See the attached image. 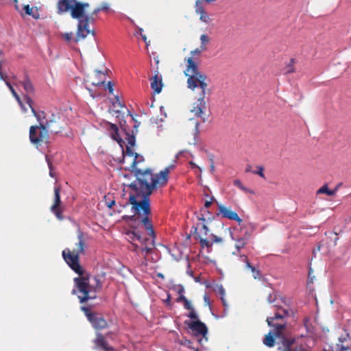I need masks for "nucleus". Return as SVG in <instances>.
Masks as SVG:
<instances>
[{"mask_svg":"<svg viewBox=\"0 0 351 351\" xmlns=\"http://www.w3.org/2000/svg\"><path fill=\"white\" fill-rule=\"evenodd\" d=\"M134 176L136 180L128 185L132 190L130 196H134L135 200L141 198V200L138 201L137 205L139 208L144 209L146 213H148L149 207H151L149 196L157 184L160 186L167 184L169 180L168 169H165L154 176L150 169L145 170L136 169L134 171Z\"/></svg>","mask_w":351,"mask_h":351,"instance_id":"f257e3e1","label":"nucleus"},{"mask_svg":"<svg viewBox=\"0 0 351 351\" xmlns=\"http://www.w3.org/2000/svg\"><path fill=\"white\" fill-rule=\"evenodd\" d=\"M129 203L132 204V210L134 213L133 215H124L123 219L125 221H132L134 219L135 215H138L139 222L147 231L149 237H146L138 228L136 230V242L138 241L141 245L138 250H141L142 254L145 256L152 252L155 247L156 234L154 230L152 221L150 218L152 215L151 207L149 210L146 213L145 210L139 208L137 205L138 200H135L134 196L129 197Z\"/></svg>","mask_w":351,"mask_h":351,"instance_id":"f03ea898","label":"nucleus"},{"mask_svg":"<svg viewBox=\"0 0 351 351\" xmlns=\"http://www.w3.org/2000/svg\"><path fill=\"white\" fill-rule=\"evenodd\" d=\"M94 284L90 283V277L88 276H81L73 279L74 289L71 291L72 295L77 294L79 291L83 295H78L80 303H84L89 300H94L97 298V292L102 289V282L98 276H93Z\"/></svg>","mask_w":351,"mask_h":351,"instance_id":"7ed1b4c3","label":"nucleus"},{"mask_svg":"<svg viewBox=\"0 0 351 351\" xmlns=\"http://www.w3.org/2000/svg\"><path fill=\"white\" fill-rule=\"evenodd\" d=\"M23 100L31 108L34 116L36 118L37 121L39 123L38 127L43 130H49L51 132L58 133V131L53 130V125L56 123L57 117L50 112H47L43 110H36L33 106V100L27 95L23 96Z\"/></svg>","mask_w":351,"mask_h":351,"instance_id":"20e7f679","label":"nucleus"},{"mask_svg":"<svg viewBox=\"0 0 351 351\" xmlns=\"http://www.w3.org/2000/svg\"><path fill=\"white\" fill-rule=\"evenodd\" d=\"M271 327L275 328L274 335L276 337L281 339L282 347H279L278 350L281 351H305V349L295 346V339L293 337H287L282 332L285 328V324H274Z\"/></svg>","mask_w":351,"mask_h":351,"instance_id":"39448f33","label":"nucleus"},{"mask_svg":"<svg viewBox=\"0 0 351 351\" xmlns=\"http://www.w3.org/2000/svg\"><path fill=\"white\" fill-rule=\"evenodd\" d=\"M77 20V32L74 42L77 43L81 40H84L89 34L95 35V31L90 29V23H94L95 19L93 16H89L88 14H84L82 18L76 19Z\"/></svg>","mask_w":351,"mask_h":351,"instance_id":"423d86ee","label":"nucleus"},{"mask_svg":"<svg viewBox=\"0 0 351 351\" xmlns=\"http://www.w3.org/2000/svg\"><path fill=\"white\" fill-rule=\"evenodd\" d=\"M184 323L191 330L192 335L197 339V340L201 346L208 341V328L204 323L199 320H185Z\"/></svg>","mask_w":351,"mask_h":351,"instance_id":"0eeeda50","label":"nucleus"},{"mask_svg":"<svg viewBox=\"0 0 351 351\" xmlns=\"http://www.w3.org/2000/svg\"><path fill=\"white\" fill-rule=\"evenodd\" d=\"M106 128L108 132L109 133L110 136L113 140L116 141L119 143V146L121 147L122 152H123V156L126 155L130 157H132V156L135 157L136 153L134 152V151L132 150V149L130 147L127 146L125 148V150L124 149V148H123L124 141L119 134V128H118L117 125L114 123H112L110 122L106 121Z\"/></svg>","mask_w":351,"mask_h":351,"instance_id":"6e6552de","label":"nucleus"},{"mask_svg":"<svg viewBox=\"0 0 351 351\" xmlns=\"http://www.w3.org/2000/svg\"><path fill=\"white\" fill-rule=\"evenodd\" d=\"M206 80H201L198 86L202 89V92L199 94V97L197 99L196 106L193 107L191 112L194 113L197 117H200L203 122L206 121V118L203 117L204 110L206 108V103L204 100L206 97V93L207 90L208 84L205 82Z\"/></svg>","mask_w":351,"mask_h":351,"instance_id":"1a4fd4ad","label":"nucleus"},{"mask_svg":"<svg viewBox=\"0 0 351 351\" xmlns=\"http://www.w3.org/2000/svg\"><path fill=\"white\" fill-rule=\"evenodd\" d=\"M62 257L69 267L81 276L84 274V269L80 264L79 253H72L69 248L62 251Z\"/></svg>","mask_w":351,"mask_h":351,"instance_id":"9d476101","label":"nucleus"},{"mask_svg":"<svg viewBox=\"0 0 351 351\" xmlns=\"http://www.w3.org/2000/svg\"><path fill=\"white\" fill-rule=\"evenodd\" d=\"M48 132L47 130H41L38 125L31 126L29 129L30 142L34 145H38L48 138Z\"/></svg>","mask_w":351,"mask_h":351,"instance_id":"9b49d317","label":"nucleus"},{"mask_svg":"<svg viewBox=\"0 0 351 351\" xmlns=\"http://www.w3.org/2000/svg\"><path fill=\"white\" fill-rule=\"evenodd\" d=\"M75 0H59L57 3V13L61 14L69 11L71 12V16L76 19L77 16L73 14L75 3Z\"/></svg>","mask_w":351,"mask_h":351,"instance_id":"f8f14e48","label":"nucleus"},{"mask_svg":"<svg viewBox=\"0 0 351 351\" xmlns=\"http://www.w3.org/2000/svg\"><path fill=\"white\" fill-rule=\"evenodd\" d=\"M88 320L95 329L101 330L108 327L107 321L99 313H95L94 315H88Z\"/></svg>","mask_w":351,"mask_h":351,"instance_id":"ddd939ff","label":"nucleus"},{"mask_svg":"<svg viewBox=\"0 0 351 351\" xmlns=\"http://www.w3.org/2000/svg\"><path fill=\"white\" fill-rule=\"evenodd\" d=\"M218 209L219 213H217V216L221 215L222 217L236 221L239 224H241L242 222V219L239 217L236 212L232 211L230 209L221 204H218Z\"/></svg>","mask_w":351,"mask_h":351,"instance_id":"4468645a","label":"nucleus"},{"mask_svg":"<svg viewBox=\"0 0 351 351\" xmlns=\"http://www.w3.org/2000/svg\"><path fill=\"white\" fill-rule=\"evenodd\" d=\"M188 77L187 79V84L188 88L194 90L195 88L198 87L201 80H206L207 79V76L204 73H195L186 75Z\"/></svg>","mask_w":351,"mask_h":351,"instance_id":"2eb2a0df","label":"nucleus"},{"mask_svg":"<svg viewBox=\"0 0 351 351\" xmlns=\"http://www.w3.org/2000/svg\"><path fill=\"white\" fill-rule=\"evenodd\" d=\"M60 188L55 187L54 189V204L51 208V212L57 217L58 219H62V211L59 208L61 204L60 195Z\"/></svg>","mask_w":351,"mask_h":351,"instance_id":"dca6fc26","label":"nucleus"},{"mask_svg":"<svg viewBox=\"0 0 351 351\" xmlns=\"http://www.w3.org/2000/svg\"><path fill=\"white\" fill-rule=\"evenodd\" d=\"M15 9L21 14L22 16L24 15L22 11H24L25 14L31 16L34 19H38L40 18L38 8L36 6L31 8L28 4L24 5L22 10H21L19 6L16 4Z\"/></svg>","mask_w":351,"mask_h":351,"instance_id":"f3484780","label":"nucleus"},{"mask_svg":"<svg viewBox=\"0 0 351 351\" xmlns=\"http://www.w3.org/2000/svg\"><path fill=\"white\" fill-rule=\"evenodd\" d=\"M20 84L23 86V88L26 93L25 95H27L30 97L29 95H34L35 93V88L33 85L30 77L27 72L24 73L23 80L20 82Z\"/></svg>","mask_w":351,"mask_h":351,"instance_id":"a211bd4d","label":"nucleus"},{"mask_svg":"<svg viewBox=\"0 0 351 351\" xmlns=\"http://www.w3.org/2000/svg\"><path fill=\"white\" fill-rule=\"evenodd\" d=\"M94 343L97 347H99L105 351H116L112 346L108 344L104 335L100 332L97 333V337L94 340Z\"/></svg>","mask_w":351,"mask_h":351,"instance_id":"6ab92c4d","label":"nucleus"},{"mask_svg":"<svg viewBox=\"0 0 351 351\" xmlns=\"http://www.w3.org/2000/svg\"><path fill=\"white\" fill-rule=\"evenodd\" d=\"M151 88L157 94L160 93L162 88V76L158 71H155V75L151 79Z\"/></svg>","mask_w":351,"mask_h":351,"instance_id":"aec40b11","label":"nucleus"},{"mask_svg":"<svg viewBox=\"0 0 351 351\" xmlns=\"http://www.w3.org/2000/svg\"><path fill=\"white\" fill-rule=\"evenodd\" d=\"M74 3H75V5L73 14L77 16V19H80V17L82 18V16L86 14L85 10L89 7V3L86 2H80L77 0H75Z\"/></svg>","mask_w":351,"mask_h":351,"instance_id":"412c9836","label":"nucleus"},{"mask_svg":"<svg viewBox=\"0 0 351 351\" xmlns=\"http://www.w3.org/2000/svg\"><path fill=\"white\" fill-rule=\"evenodd\" d=\"M136 227H134L125 232L127 239L131 243L132 247H134V249H131L133 252H137L140 248V246L136 243Z\"/></svg>","mask_w":351,"mask_h":351,"instance_id":"4be33fe9","label":"nucleus"},{"mask_svg":"<svg viewBox=\"0 0 351 351\" xmlns=\"http://www.w3.org/2000/svg\"><path fill=\"white\" fill-rule=\"evenodd\" d=\"M201 73L199 71L197 64L194 62L192 58H189L187 60V65L184 71L185 75H189L195 73Z\"/></svg>","mask_w":351,"mask_h":351,"instance_id":"5701e85b","label":"nucleus"},{"mask_svg":"<svg viewBox=\"0 0 351 351\" xmlns=\"http://www.w3.org/2000/svg\"><path fill=\"white\" fill-rule=\"evenodd\" d=\"M263 344L269 348H272L275 344V338L271 332H269L268 335L265 336L263 341Z\"/></svg>","mask_w":351,"mask_h":351,"instance_id":"b1692460","label":"nucleus"},{"mask_svg":"<svg viewBox=\"0 0 351 351\" xmlns=\"http://www.w3.org/2000/svg\"><path fill=\"white\" fill-rule=\"evenodd\" d=\"M114 114H116L117 118L119 119V125L121 127V130H123L125 133L128 132V127L126 123V121L124 119H120L121 111L120 110H114Z\"/></svg>","mask_w":351,"mask_h":351,"instance_id":"393cba45","label":"nucleus"},{"mask_svg":"<svg viewBox=\"0 0 351 351\" xmlns=\"http://www.w3.org/2000/svg\"><path fill=\"white\" fill-rule=\"evenodd\" d=\"M285 315H281L279 313H276L274 317H267V322L269 326H273V321L274 319H282L285 315H288V311L284 310Z\"/></svg>","mask_w":351,"mask_h":351,"instance_id":"a878e982","label":"nucleus"},{"mask_svg":"<svg viewBox=\"0 0 351 351\" xmlns=\"http://www.w3.org/2000/svg\"><path fill=\"white\" fill-rule=\"evenodd\" d=\"M336 190H330L327 184H324L317 191V194L325 193L329 196H332L335 194Z\"/></svg>","mask_w":351,"mask_h":351,"instance_id":"bb28decb","label":"nucleus"},{"mask_svg":"<svg viewBox=\"0 0 351 351\" xmlns=\"http://www.w3.org/2000/svg\"><path fill=\"white\" fill-rule=\"evenodd\" d=\"M77 238H78V250H77V253H79L80 254H84V241H83V233L82 232H80L78 235H77Z\"/></svg>","mask_w":351,"mask_h":351,"instance_id":"cd10ccee","label":"nucleus"},{"mask_svg":"<svg viewBox=\"0 0 351 351\" xmlns=\"http://www.w3.org/2000/svg\"><path fill=\"white\" fill-rule=\"evenodd\" d=\"M136 132H137V130H136L135 134L134 133V132H132V134H130L129 132H126L125 133L127 136L126 139H127L128 143L131 147H133L135 145V143H136L135 134H136Z\"/></svg>","mask_w":351,"mask_h":351,"instance_id":"c85d7f7f","label":"nucleus"},{"mask_svg":"<svg viewBox=\"0 0 351 351\" xmlns=\"http://www.w3.org/2000/svg\"><path fill=\"white\" fill-rule=\"evenodd\" d=\"M179 343L182 346H184L193 351H199L197 348H195L193 346V342L190 339H187L184 338L183 339L179 341Z\"/></svg>","mask_w":351,"mask_h":351,"instance_id":"c756f323","label":"nucleus"},{"mask_svg":"<svg viewBox=\"0 0 351 351\" xmlns=\"http://www.w3.org/2000/svg\"><path fill=\"white\" fill-rule=\"evenodd\" d=\"M144 160V158L142 156H139L138 154H135L133 162L132 163V171L134 173V171L138 169L136 165Z\"/></svg>","mask_w":351,"mask_h":351,"instance_id":"7c9ffc66","label":"nucleus"},{"mask_svg":"<svg viewBox=\"0 0 351 351\" xmlns=\"http://www.w3.org/2000/svg\"><path fill=\"white\" fill-rule=\"evenodd\" d=\"M196 239L199 240V243L202 248H204V247L209 248V247H211L213 245V242H210L206 239L201 238L199 235H197L196 237Z\"/></svg>","mask_w":351,"mask_h":351,"instance_id":"2f4dec72","label":"nucleus"},{"mask_svg":"<svg viewBox=\"0 0 351 351\" xmlns=\"http://www.w3.org/2000/svg\"><path fill=\"white\" fill-rule=\"evenodd\" d=\"M97 75L96 77L98 78V81L97 82H93L92 84L95 86H99L102 84H104L105 80H100V76L101 75H104V73L101 72V71L96 70Z\"/></svg>","mask_w":351,"mask_h":351,"instance_id":"473e14b6","label":"nucleus"},{"mask_svg":"<svg viewBox=\"0 0 351 351\" xmlns=\"http://www.w3.org/2000/svg\"><path fill=\"white\" fill-rule=\"evenodd\" d=\"M6 86L8 87L10 90L11 91L12 95L14 97L17 102H21V97L18 95V93L16 92L14 88H13L12 85L9 82H5Z\"/></svg>","mask_w":351,"mask_h":351,"instance_id":"72a5a7b5","label":"nucleus"},{"mask_svg":"<svg viewBox=\"0 0 351 351\" xmlns=\"http://www.w3.org/2000/svg\"><path fill=\"white\" fill-rule=\"evenodd\" d=\"M234 185L237 186L238 188H239L241 190H242L244 192L252 193L249 189L245 187L239 180H234Z\"/></svg>","mask_w":351,"mask_h":351,"instance_id":"f704fd0d","label":"nucleus"},{"mask_svg":"<svg viewBox=\"0 0 351 351\" xmlns=\"http://www.w3.org/2000/svg\"><path fill=\"white\" fill-rule=\"evenodd\" d=\"M295 62V60L293 58H291L290 60V62L285 66V73H291L294 72V67L293 64Z\"/></svg>","mask_w":351,"mask_h":351,"instance_id":"c9c22d12","label":"nucleus"},{"mask_svg":"<svg viewBox=\"0 0 351 351\" xmlns=\"http://www.w3.org/2000/svg\"><path fill=\"white\" fill-rule=\"evenodd\" d=\"M214 291L217 293L220 297L225 296V289L221 285H216Z\"/></svg>","mask_w":351,"mask_h":351,"instance_id":"e433bc0d","label":"nucleus"},{"mask_svg":"<svg viewBox=\"0 0 351 351\" xmlns=\"http://www.w3.org/2000/svg\"><path fill=\"white\" fill-rule=\"evenodd\" d=\"M200 40H201V47H202L203 49H206L205 46L206 45V44H207V43H208V41H209L208 36L206 34H202V35L200 36Z\"/></svg>","mask_w":351,"mask_h":351,"instance_id":"4c0bfd02","label":"nucleus"},{"mask_svg":"<svg viewBox=\"0 0 351 351\" xmlns=\"http://www.w3.org/2000/svg\"><path fill=\"white\" fill-rule=\"evenodd\" d=\"M197 14L200 15L199 19L206 23H209L210 21V19L209 18L208 14L204 11L202 13H198Z\"/></svg>","mask_w":351,"mask_h":351,"instance_id":"58836bf2","label":"nucleus"},{"mask_svg":"<svg viewBox=\"0 0 351 351\" xmlns=\"http://www.w3.org/2000/svg\"><path fill=\"white\" fill-rule=\"evenodd\" d=\"M245 245V243L244 241V239L243 238H240L237 240L235 247L237 250V252H239V250L243 248Z\"/></svg>","mask_w":351,"mask_h":351,"instance_id":"ea45409f","label":"nucleus"},{"mask_svg":"<svg viewBox=\"0 0 351 351\" xmlns=\"http://www.w3.org/2000/svg\"><path fill=\"white\" fill-rule=\"evenodd\" d=\"M45 158H46V160H47L49 169V176L51 178H55V173L53 172V165H52V162L50 160V158H49V157L48 156H46Z\"/></svg>","mask_w":351,"mask_h":351,"instance_id":"a19ab883","label":"nucleus"},{"mask_svg":"<svg viewBox=\"0 0 351 351\" xmlns=\"http://www.w3.org/2000/svg\"><path fill=\"white\" fill-rule=\"evenodd\" d=\"M187 316L191 319H194L195 320H199V317H198V315L197 314V313L195 312V309L193 308L192 310L190 311V312L189 313V314L187 315Z\"/></svg>","mask_w":351,"mask_h":351,"instance_id":"79ce46f5","label":"nucleus"},{"mask_svg":"<svg viewBox=\"0 0 351 351\" xmlns=\"http://www.w3.org/2000/svg\"><path fill=\"white\" fill-rule=\"evenodd\" d=\"M174 289L179 295H184V288L182 285H176Z\"/></svg>","mask_w":351,"mask_h":351,"instance_id":"37998d69","label":"nucleus"},{"mask_svg":"<svg viewBox=\"0 0 351 351\" xmlns=\"http://www.w3.org/2000/svg\"><path fill=\"white\" fill-rule=\"evenodd\" d=\"M81 310L84 313L86 317L88 318V315H94L95 313L90 312V309L88 306H81Z\"/></svg>","mask_w":351,"mask_h":351,"instance_id":"c03bdc74","label":"nucleus"},{"mask_svg":"<svg viewBox=\"0 0 351 351\" xmlns=\"http://www.w3.org/2000/svg\"><path fill=\"white\" fill-rule=\"evenodd\" d=\"M257 169H258L256 171H253V173L254 174H257V175L260 176L262 178H265V176L263 173L264 168L262 166H258V167H257Z\"/></svg>","mask_w":351,"mask_h":351,"instance_id":"a18cd8bd","label":"nucleus"},{"mask_svg":"<svg viewBox=\"0 0 351 351\" xmlns=\"http://www.w3.org/2000/svg\"><path fill=\"white\" fill-rule=\"evenodd\" d=\"M114 101H112V104L114 106L116 105L119 106L121 108L125 107V105L119 100V98L118 96H115L114 97Z\"/></svg>","mask_w":351,"mask_h":351,"instance_id":"49530a36","label":"nucleus"},{"mask_svg":"<svg viewBox=\"0 0 351 351\" xmlns=\"http://www.w3.org/2000/svg\"><path fill=\"white\" fill-rule=\"evenodd\" d=\"M252 272L253 273V276L255 279L260 278L261 277V272L258 269H257L256 267H253L251 269Z\"/></svg>","mask_w":351,"mask_h":351,"instance_id":"de8ad7c7","label":"nucleus"},{"mask_svg":"<svg viewBox=\"0 0 351 351\" xmlns=\"http://www.w3.org/2000/svg\"><path fill=\"white\" fill-rule=\"evenodd\" d=\"M199 125H200L199 123L196 122L195 126V134H194L195 141H196L197 138H198V135L199 133Z\"/></svg>","mask_w":351,"mask_h":351,"instance_id":"09e8293b","label":"nucleus"},{"mask_svg":"<svg viewBox=\"0 0 351 351\" xmlns=\"http://www.w3.org/2000/svg\"><path fill=\"white\" fill-rule=\"evenodd\" d=\"M101 11L108 12L110 10L109 4L106 2H103L100 6Z\"/></svg>","mask_w":351,"mask_h":351,"instance_id":"8fccbe9b","label":"nucleus"},{"mask_svg":"<svg viewBox=\"0 0 351 351\" xmlns=\"http://www.w3.org/2000/svg\"><path fill=\"white\" fill-rule=\"evenodd\" d=\"M184 304V307L185 309H187V310H192L193 308V306H192L191 303L190 302V301L187 299L185 302H183Z\"/></svg>","mask_w":351,"mask_h":351,"instance_id":"3c124183","label":"nucleus"},{"mask_svg":"<svg viewBox=\"0 0 351 351\" xmlns=\"http://www.w3.org/2000/svg\"><path fill=\"white\" fill-rule=\"evenodd\" d=\"M62 37L64 38L65 40L70 41L73 37V32H66L64 34H62Z\"/></svg>","mask_w":351,"mask_h":351,"instance_id":"603ef678","label":"nucleus"},{"mask_svg":"<svg viewBox=\"0 0 351 351\" xmlns=\"http://www.w3.org/2000/svg\"><path fill=\"white\" fill-rule=\"evenodd\" d=\"M276 300V295L274 293H270L267 297V301L269 303H273Z\"/></svg>","mask_w":351,"mask_h":351,"instance_id":"864d4df0","label":"nucleus"},{"mask_svg":"<svg viewBox=\"0 0 351 351\" xmlns=\"http://www.w3.org/2000/svg\"><path fill=\"white\" fill-rule=\"evenodd\" d=\"M213 199H214V197H211L210 200L206 201L205 203H204V208H202V210H206V209H208L210 206V205L212 204V201Z\"/></svg>","mask_w":351,"mask_h":351,"instance_id":"5fc2aeb1","label":"nucleus"},{"mask_svg":"<svg viewBox=\"0 0 351 351\" xmlns=\"http://www.w3.org/2000/svg\"><path fill=\"white\" fill-rule=\"evenodd\" d=\"M210 237L213 239V241L215 243H221L223 241L222 238L219 237L214 234H211Z\"/></svg>","mask_w":351,"mask_h":351,"instance_id":"6e6d98bb","label":"nucleus"},{"mask_svg":"<svg viewBox=\"0 0 351 351\" xmlns=\"http://www.w3.org/2000/svg\"><path fill=\"white\" fill-rule=\"evenodd\" d=\"M186 262H187V267H188V269L186 271V274L190 276H193V271L190 269L191 267V264H190V262H189V258L187 257L186 258Z\"/></svg>","mask_w":351,"mask_h":351,"instance_id":"4d7b16f0","label":"nucleus"},{"mask_svg":"<svg viewBox=\"0 0 351 351\" xmlns=\"http://www.w3.org/2000/svg\"><path fill=\"white\" fill-rule=\"evenodd\" d=\"M113 86H114V84L112 82L110 81L108 82L106 88L110 94L113 93V91H114Z\"/></svg>","mask_w":351,"mask_h":351,"instance_id":"13d9d810","label":"nucleus"},{"mask_svg":"<svg viewBox=\"0 0 351 351\" xmlns=\"http://www.w3.org/2000/svg\"><path fill=\"white\" fill-rule=\"evenodd\" d=\"M220 299L222 302V304H223V306H224V311H226L227 309H228V303L225 299V296L224 297H220Z\"/></svg>","mask_w":351,"mask_h":351,"instance_id":"bf43d9fd","label":"nucleus"},{"mask_svg":"<svg viewBox=\"0 0 351 351\" xmlns=\"http://www.w3.org/2000/svg\"><path fill=\"white\" fill-rule=\"evenodd\" d=\"M164 302L167 306H171V305L170 294H167V299L164 300Z\"/></svg>","mask_w":351,"mask_h":351,"instance_id":"052dcab7","label":"nucleus"},{"mask_svg":"<svg viewBox=\"0 0 351 351\" xmlns=\"http://www.w3.org/2000/svg\"><path fill=\"white\" fill-rule=\"evenodd\" d=\"M186 300H187V298L184 295H179V297L177 298V302H184Z\"/></svg>","mask_w":351,"mask_h":351,"instance_id":"680f3d73","label":"nucleus"},{"mask_svg":"<svg viewBox=\"0 0 351 351\" xmlns=\"http://www.w3.org/2000/svg\"><path fill=\"white\" fill-rule=\"evenodd\" d=\"M202 230H204V234L206 236L209 232V229H208V226L204 224L202 226Z\"/></svg>","mask_w":351,"mask_h":351,"instance_id":"e2e57ef3","label":"nucleus"},{"mask_svg":"<svg viewBox=\"0 0 351 351\" xmlns=\"http://www.w3.org/2000/svg\"><path fill=\"white\" fill-rule=\"evenodd\" d=\"M18 104H19L20 107L21 108L22 110L24 112H26L27 111V108L24 106L23 101L21 99V102H18Z\"/></svg>","mask_w":351,"mask_h":351,"instance_id":"0e129e2a","label":"nucleus"},{"mask_svg":"<svg viewBox=\"0 0 351 351\" xmlns=\"http://www.w3.org/2000/svg\"><path fill=\"white\" fill-rule=\"evenodd\" d=\"M106 205L109 208H112L114 205H115V201L111 200L110 202H106Z\"/></svg>","mask_w":351,"mask_h":351,"instance_id":"69168bd1","label":"nucleus"},{"mask_svg":"<svg viewBox=\"0 0 351 351\" xmlns=\"http://www.w3.org/2000/svg\"><path fill=\"white\" fill-rule=\"evenodd\" d=\"M197 219L199 221H206L205 215L203 213H200V215L197 216Z\"/></svg>","mask_w":351,"mask_h":351,"instance_id":"338daca9","label":"nucleus"},{"mask_svg":"<svg viewBox=\"0 0 351 351\" xmlns=\"http://www.w3.org/2000/svg\"><path fill=\"white\" fill-rule=\"evenodd\" d=\"M101 12V10H100V7L99 8H95L93 12H92V15L94 16V15H97L99 12Z\"/></svg>","mask_w":351,"mask_h":351,"instance_id":"774afa93","label":"nucleus"}]
</instances>
